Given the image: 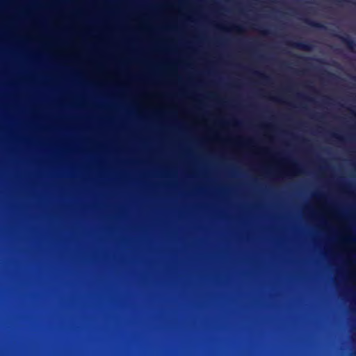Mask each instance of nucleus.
I'll return each instance as SVG.
<instances>
[{
  "label": "nucleus",
  "mask_w": 356,
  "mask_h": 356,
  "mask_svg": "<svg viewBox=\"0 0 356 356\" xmlns=\"http://www.w3.org/2000/svg\"><path fill=\"white\" fill-rule=\"evenodd\" d=\"M294 56L298 57V56H296V55H295ZM298 58H302L303 60H308L309 59L308 58H304V57H301V56H298Z\"/></svg>",
  "instance_id": "6e6552de"
},
{
  "label": "nucleus",
  "mask_w": 356,
  "mask_h": 356,
  "mask_svg": "<svg viewBox=\"0 0 356 356\" xmlns=\"http://www.w3.org/2000/svg\"><path fill=\"white\" fill-rule=\"evenodd\" d=\"M337 37L339 38L349 49L353 51L356 47V43L348 35H346L345 36L337 35Z\"/></svg>",
  "instance_id": "f257e3e1"
},
{
  "label": "nucleus",
  "mask_w": 356,
  "mask_h": 356,
  "mask_svg": "<svg viewBox=\"0 0 356 356\" xmlns=\"http://www.w3.org/2000/svg\"><path fill=\"white\" fill-rule=\"evenodd\" d=\"M335 1H337L338 3H341L342 1H346V0H335Z\"/></svg>",
  "instance_id": "1a4fd4ad"
},
{
  "label": "nucleus",
  "mask_w": 356,
  "mask_h": 356,
  "mask_svg": "<svg viewBox=\"0 0 356 356\" xmlns=\"http://www.w3.org/2000/svg\"><path fill=\"white\" fill-rule=\"evenodd\" d=\"M291 45L294 48L305 51H309L312 48V45L311 44L305 42H291Z\"/></svg>",
  "instance_id": "f03ea898"
},
{
  "label": "nucleus",
  "mask_w": 356,
  "mask_h": 356,
  "mask_svg": "<svg viewBox=\"0 0 356 356\" xmlns=\"http://www.w3.org/2000/svg\"><path fill=\"white\" fill-rule=\"evenodd\" d=\"M332 137L337 139V140H343V138L339 135L338 134H336V133H332L331 134Z\"/></svg>",
  "instance_id": "20e7f679"
},
{
  "label": "nucleus",
  "mask_w": 356,
  "mask_h": 356,
  "mask_svg": "<svg viewBox=\"0 0 356 356\" xmlns=\"http://www.w3.org/2000/svg\"><path fill=\"white\" fill-rule=\"evenodd\" d=\"M261 31V33H262L263 34H268V31L267 30H266V29H265V30H262V31Z\"/></svg>",
  "instance_id": "0eeeda50"
},
{
  "label": "nucleus",
  "mask_w": 356,
  "mask_h": 356,
  "mask_svg": "<svg viewBox=\"0 0 356 356\" xmlns=\"http://www.w3.org/2000/svg\"><path fill=\"white\" fill-rule=\"evenodd\" d=\"M327 73L329 75H330V76H334V74H332V73H330V72H327Z\"/></svg>",
  "instance_id": "9d476101"
},
{
  "label": "nucleus",
  "mask_w": 356,
  "mask_h": 356,
  "mask_svg": "<svg viewBox=\"0 0 356 356\" xmlns=\"http://www.w3.org/2000/svg\"><path fill=\"white\" fill-rule=\"evenodd\" d=\"M255 74L258 76H259L261 78H264V79H266L267 78L264 74L260 73V72H255Z\"/></svg>",
  "instance_id": "39448f33"
},
{
  "label": "nucleus",
  "mask_w": 356,
  "mask_h": 356,
  "mask_svg": "<svg viewBox=\"0 0 356 356\" xmlns=\"http://www.w3.org/2000/svg\"><path fill=\"white\" fill-rule=\"evenodd\" d=\"M304 21L307 24H308L309 26H310L312 27L321 29H326V26L321 22H315V21L311 20L309 19H305Z\"/></svg>",
  "instance_id": "7ed1b4c3"
},
{
  "label": "nucleus",
  "mask_w": 356,
  "mask_h": 356,
  "mask_svg": "<svg viewBox=\"0 0 356 356\" xmlns=\"http://www.w3.org/2000/svg\"><path fill=\"white\" fill-rule=\"evenodd\" d=\"M233 29L236 31H241V28L238 27V26H234L233 27Z\"/></svg>",
  "instance_id": "423d86ee"
}]
</instances>
